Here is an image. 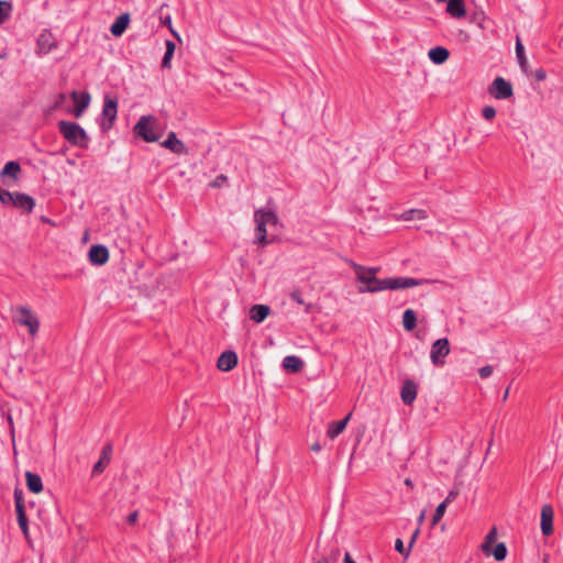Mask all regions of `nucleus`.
I'll list each match as a JSON object with an SVG mask.
<instances>
[{"mask_svg":"<svg viewBox=\"0 0 563 563\" xmlns=\"http://www.w3.org/2000/svg\"><path fill=\"white\" fill-rule=\"evenodd\" d=\"M58 130L64 139L71 145L81 148L88 147L89 136L78 123L70 121H59Z\"/></svg>","mask_w":563,"mask_h":563,"instance_id":"nucleus-1","label":"nucleus"},{"mask_svg":"<svg viewBox=\"0 0 563 563\" xmlns=\"http://www.w3.org/2000/svg\"><path fill=\"white\" fill-rule=\"evenodd\" d=\"M12 320L21 327H26L32 338L36 336L40 329V320L29 307L19 306L15 309V314H13Z\"/></svg>","mask_w":563,"mask_h":563,"instance_id":"nucleus-2","label":"nucleus"},{"mask_svg":"<svg viewBox=\"0 0 563 563\" xmlns=\"http://www.w3.org/2000/svg\"><path fill=\"white\" fill-rule=\"evenodd\" d=\"M352 267L354 268V271L356 273L357 282L364 284V286H361L358 288V292L364 294V292H377V291L385 290V288H380L385 285V279H378V278H376V276L365 275L368 273L365 272V267L360 264L354 263L352 265Z\"/></svg>","mask_w":563,"mask_h":563,"instance_id":"nucleus-3","label":"nucleus"},{"mask_svg":"<svg viewBox=\"0 0 563 563\" xmlns=\"http://www.w3.org/2000/svg\"><path fill=\"white\" fill-rule=\"evenodd\" d=\"M256 222V241L261 244L267 243L266 225H276L278 218L273 211L257 210L254 214Z\"/></svg>","mask_w":563,"mask_h":563,"instance_id":"nucleus-4","label":"nucleus"},{"mask_svg":"<svg viewBox=\"0 0 563 563\" xmlns=\"http://www.w3.org/2000/svg\"><path fill=\"white\" fill-rule=\"evenodd\" d=\"M450 354V343L446 338L438 339L431 345L430 360L434 366H443L444 358Z\"/></svg>","mask_w":563,"mask_h":563,"instance_id":"nucleus-5","label":"nucleus"},{"mask_svg":"<svg viewBox=\"0 0 563 563\" xmlns=\"http://www.w3.org/2000/svg\"><path fill=\"white\" fill-rule=\"evenodd\" d=\"M488 93L498 100L508 99L514 95L512 86L503 77H496L488 87Z\"/></svg>","mask_w":563,"mask_h":563,"instance_id":"nucleus-6","label":"nucleus"},{"mask_svg":"<svg viewBox=\"0 0 563 563\" xmlns=\"http://www.w3.org/2000/svg\"><path fill=\"white\" fill-rule=\"evenodd\" d=\"M428 283L426 279H416L412 277H389L385 278V285L382 288L397 290L412 288Z\"/></svg>","mask_w":563,"mask_h":563,"instance_id":"nucleus-7","label":"nucleus"},{"mask_svg":"<svg viewBox=\"0 0 563 563\" xmlns=\"http://www.w3.org/2000/svg\"><path fill=\"white\" fill-rule=\"evenodd\" d=\"M151 121H155V119L151 115L141 117L137 123L134 125V133L142 137L145 142H155L158 140V135L155 134L151 126Z\"/></svg>","mask_w":563,"mask_h":563,"instance_id":"nucleus-8","label":"nucleus"},{"mask_svg":"<svg viewBox=\"0 0 563 563\" xmlns=\"http://www.w3.org/2000/svg\"><path fill=\"white\" fill-rule=\"evenodd\" d=\"M118 114V101L109 96L104 97L102 117L109 121L108 124L103 121L101 128L108 130L112 126Z\"/></svg>","mask_w":563,"mask_h":563,"instance_id":"nucleus-9","label":"nucleus"},{"mask_svg":"<svg viewBox=\"0 0 563 563\" xmlns=\"http://www.w3.org/2000/svg\"><path fill=\"white\" fill-rule=\"evenodd\" d=\"M11 206L31 213L35 207V200L26 194L14 191Z\"/></svg>","mask_w":563,"mask_h":563,"instance_id":"nucleus-10","label":"nucleus"},{"mask_svg":"<svg viewBox=\"0 0 563 563\" xmlns=\"http://www.w3.org/2000/svg\"><path fill=\"white\" fill-rule=\"evenodd\" d=\"M70 97L75 103V110L74 114L76 118H79L82 115L84 111L88 108L90 103V95L88 92H78L73 91L70 93Z\"/></svg>","mask_w":563,"mask_h":563,"instance_id":"nucleus-11","label":"nucleus"},{"mask_svg":"<svg viewBox=\"0 0 563 563\" xmlns=\"http://www.w3.org/2000/svg\"><path fill=\"white\" fill-rule=\"evenodd\" d=\"M553 508L548 504L543 505L541 508V531L544 536H550L553 532Z\"/></svg>","mask_w":563,"mask_h":563,"instance_id":"nucleus-12","label":"nucleus"},{"mask_svg":"<svg viewBox=\"0 0 563 563\" xmlns=\"http://www.w3.org/2000/svg\"><path fill=\"white\" fill-rule=\"evenodd\" d=\"M88 257L93 265H103L109 260V251L106 246L96 244L90 247Z\"/></svg>","mask_w":563,"mask_h":563,"instance_id":"nucleus-13","label":"nucleus"},{"mask_svg":"<svg viewBox=\"0 0 563 563\" xmlns=\"http://www.w3.org/2000/svg\"><path fill=\"white\" fill-rule=\"evenodd\" d=\"M417 391H418L417 384L411 379H407L402 384L401 391H400V397H401L402 402L407 406L412 405L417 398Z\"/></svg>","mask_w":563,"mask_h":563,"instance_id":"nucleus-14","label":"nucleus"},{"mask_svg":"<svg viewBox=\"0 0 563 563\" xmlns=\"http://www.w3.org/2000/svg\"><path fill=\"white\" fill-rule=\"evenodd\" d=\"M162 146L172 151L175 154H187V147L183 141L177 139L175 132H169L167 139L162 143Z\"/></svg>","mask_w":563,"mask_h":563,"instance_id":"nucleus-15","label":"nucleus"},{"mask_svg":"<svg viewBox=\"0 0 563 563\" xmlns=\"http://www.w3.org/2000/svg\"><path fill=\"white\" fill-rule=\"evenodd\" d=\"M238 364V355L233 351L223 352L219 358L217 366L220 371L229 372L233 369Z\"/></svg>","mask_w":563,"mask_h":563,"instance_id":"nucleus-16","label":"nucleus"},{"mask_svg":"<svg viewBox=\"0 0 563 563\" xmlns=\"http://www.w3.org/2000/svg\"><path fill=\"white\" fill-rule=\"evenodd\" d=\"M20 174V164L15 161H10L4 165V167L0 172V179L3 181V184H8L5 178H12V180L15 183L19 179Z\"/></svg>","mask_w":563,"mask_h":563,"instance_id":"nucleus-17","label":"nucleus"},{"mask_svg":"<svg viewBox=\"0 0 563 563\" xmlns=\"http://www.w3.org/2000/svg\"><path fill=\"white\" fill-rule=\"evenodd\" d=\"M111 452H112L111 444H107L106 446H103L98 462L92 467V475L101 474L104 471V468L107 467V465L110 462Z\"/></svg>","mask_w":563,"mask_h":563,"instance_id":"nucleus-18","label":"nucleus"},{"mask_svg":"<svg viewBox=\"0 0 563 563\" xmlns=\"http://www.w3.org/2000/svg\"><path fill=\"white\" fill-rule=\"evenodd\" d=\"M129 23H130L129 13H122L121 15H119L115 19L114 23L111 25V27H110L111 34L114 36H121L125 32Z\"/></svg>","mask_w":563,"mask_h":563,"instance_id":"nucleus-19","label":"nucleus"},{"mask_svg":"<svg viewBox=\"0 0 563 563\" xmlns=\"http://www.w3.org/2000/svg\"><path fill=\"white\" fill-rule=\"evenodd\" d=\"M271 313V308L266 305H254L250 309V318L256 323L263 322Z\"/></svg>","mask_w":563,"mask_h":563,"instance_id":"nucleus-20","label":"nucleus"},{"mask_svg":"<svg viewBox=\"0 0 563 563\" xmlns=\"http://www.w3.org/2000/svg\"><path fill=\"white\" fill-rule=\"evenodd\" d=\"M430 60L437 65H441L449 59L450 53L443 46H435L428 53Z\"/></svg>","mask_w":563,"mask_h":563,"instance_id":"nucleus-21","label":"nucleus"},{"mask_svg":"<svg viewBox=\"0 0 563 563\" xmlns=\"http://www.w3.org/2000/svg\"><path fill=\"white\" fill-rule=\"evenodd\" d=\"M283 367L289 373H298L303 367V362L296 355H288L283 360Z\"/></svg>","mask_w":563,"mask_h":563,"instance_id":"nucleus-22","label":"nucleus"},{"mask_svg":"<svg viewBox=\"0 0 563 563\" xmlns=\"http://www.w3.org/2000/svg\"><path fill=\"white\" fill-rule=\"evenodd\" d=\"M446 11L451 16L460 19L465 16L466 10L464 5V0H449Z\"/></svg>","mask_w":563,"mask_h":563,"instance_id":"nucleus-23","label":"nucleus"},{"mask_svg":"<svg viewBox=\"0 0 563 563\" xmlns=\"http://www.w3.org/2000/svg\"><path fill=\"white\" fill-rule=\"evenodd\" d=\"M25 478H26V486L30 492H32L34 494H38L43 490V482H42V478L40 475L27 471L25 473Z\"/></svg>","mask_w":563,"mask_h":563,"instance_id":"nucleus-24","label":"nucleus"},{"mask_svg":"<svg viewBox=\"0 0 563 563\" xmlns=\"http://www.w3.org/2000/svg\"><path fill=\"white\" fill-rule=\"evenodd\" d=\"M351 417V413H349L345 418L339 421H332L329 424L327 434L330 439L336 438L340 433H342L347 424V421Z\"/></svg>","mask_w":563,"mask_h":563,"instance_id":"nucleus-25","label":"nucleus"},{"mask_svg":"<svg viewBox=\"0 0 563 563\" xmlns=\"http://www.w3.org/2000/svg\"><path fill=\"white\" fill-rule=\"evenodd\" d=\"M516 56H517L518 63H519L522 71L528 74L529 65H528V60L526 57L525 47H523L519 36H517V41H516Z\"/></svg>","mask_w":563,"mask_h":563,"instance_id":"nucleus-26","label":"nucleus"},{"mask_svg":"<svg viewBox=\"0 0 563 563\" xmlns=\"http://www.w3.org/2000/svg\"><path fill=\"white\" fill-rule=\"evenodd\" d=\"M37 45L41 53H48L55 46L52 34L42 33L37 40Z\"/></svg>","mask_w":563,"mask_h":563,"instance_id":"nucleus-27","label":"nucleus"},{"mask_svg":"<svg viewBox=\"0 0 563 563\" xmlns=\"http://www.w3.org/2000/svg\"><path fill=\"white\" fill-rule=\"evenodd\" d=\"M417 318L412 309H407L402 313V325L406 331H412L416 328Z\"/></svg>","mask_w":563,"mask_h":563,"instance_id":"nucleus-28","label":"nucleus"},{"mask_svg":"<svg viewBox=\"0 0 563 563\" xmlns=\"http://www.w3.org/2000/svg\"><path fill=\"white\" fill-rule=\"evenodd\" d=\"M176 45L173 41L167 40L166 41V51L162 60V67L163 68H169L170 67V60L173 58V55L175 53Z\"/></svg>","mask_w":563,"mask_h":563,"instance_id":"nucleus-29","label":"nucleus"},{"mask_svg":"<svg viewBox=\"0 0 563 563\" xmlns=\"http://www.w3.org/2000/svg\"><path fill=\"white\" fill-rule=\"evenodd\" d=\"M401 218L405 221H410V220H415V219L421 220V219L427 218V213L424 210H421V209H410V210L404 212Z\"/></svg>","mask_w":563,"mask_h":563,"instance_id":"nucleus-30","label":"nucleus"},{"mask_svg":"<svg viewBox=\"0 0 563 563\" xmlns=\"http://www.w3.org/2000/svg\"><path fill=\"white\" fill-rule=\"evenodd\" d=\"M12 4L9 1H0V24L10 18Z\"/></svg>","mask_w":563,"mask_h":563,"instance_id":"nucleus-31","label":"nucleus"},{"mask_svg":"<svg viewBox=\"0 0 563 563\" xmlns=\"http://www.w3.org/2000/svg\"><path fill=\"white\" fill-rule=\"evenodd\" d=\"M18 523L24 537L29 539V525L25 511L16 512Z\"/></svg>","mask_w":563,"mask_h":563,"instance_id":"nucleus-32","label":"nucleus"},{"mask_svg":"<svg viewBox=\"0 0 563 563\" xmlns=\"http://www.w3.org/2000/svg\"><path fill=\"white\" fill-rule=\"evenodd\" d=\"M14 504L16 512L25 511L23 492L20 488L14 489Z\"/></svg>","mask_w":563,"mask_h":563,"instance_id":"nucleus-33","label":"nucleus"},{"mask_svg":"<svg viewBox=\"0 0 563 563\" xmlns=\"http://www.w3.org/2000/svg\"><path fill=\"white\" fill-rule=\"evenodd\" d=\"M446 507H448V505L445 503H443V501L438 505V507L435 508V511H434V514L432 516V519H431V525L432 526H435L442 519V517L444 516Z\"/></svg>","mask_w":563,"mask_h":563,"instance_id":"nucleus-34","label":"nucleus"},{"mask_svg":"<svg viewBox=\"0 0 563 563\" xmlns=\"http://www.w3.org/2000/svg\"><path fill=\"white\" fill-rule=\"evenodd\" d=\"M493 555H494L495 560H497V561L504 560L507 555V548H506L505 543H503V542L498 543L493 551Z\"/></svg>","mask_w":563,"mask_h":563,"instance_id":"nucleus-35","label":"nucleus"},{"mask_svg":"<svg viewBox=\"0 0 563 563\" xmlns=\"http://www.w3.org/2000/svg\"><path fill=\"white\" fill-rule=\"evenodd\" d=\"M496 528H493L485 537L484 543L482 545L484 552H487L490 545L494 543L496 539Z\"/></svg>","mask_w":563,"mask_h":563,"instance_id":"nucleus-36","label":"nucleus"},{"mask_svg":"<svg viewBox=\"0 0 563 563\" xmlns=\"http://www.w3.org/2000/svg\"><path fill=\"white\" fill-rule=\"evenodd\" d=\"M482 115L485 120H493L496 117V109L493 106H485Z\"/></svg>","mask_w":563,"mask_h":563,"instance_id":"nucleus-37","label":"nucleus"},{"mask_svg":"<svg viewBox=\"0 0 563 563\" xmlns=\"http://www.w3.org/2000/svg\"><path fill=\"white\" fill-rule=\"evenodd\" d=\"M395 550L402 554L405 558H408L411 549H405L402 540L398 538L395 541Z\"/></svg>","mask_w":563,"mask_h":563,"instance_id":"nucleus-38","label":"nucleus"},{"mask_svg":"<svg viewBox=\"0 0 563 563\" xmlns=\"http://www.w3.org/2000/svg\"><path fill=\"white\" fill-rule=\"evenodd\" d=\"M13 201V192L5 190L0 197V202L4 206H11Z\"/></svg>","mask_w":563,"mask_h":563,"instance_id":"nucleus-39","label":"nucleus"},{"mask_svg":"<svg viewBox=\"0 0 563 563\" xmlns=\"http://www.w3.org/2000/svg\"><path fill=\"white\" fill-rule=\"evenodd\" d=\"M290 297L294 301H296L297 303L299 305H306L303 298H302V295L300 292V290L298 289H295L290 292Z\"/></svg>","mask_w":563,"mask_h":563,"instance_id":"nucleus-40","label":"nucleus"},{"mask_svg":"<svg viewBox=\"0 0 563 563\" xmlns=\"http://www.w3.org/2000/svg\"><path fill=\"white\" fill-rule=\"evenodd\" d=\"M478 373L482 378H487L493 374V366H490V365L483 366L479 368Z\"/></svg>","mask_w":563,"mask_h":563,"instance_id":"nucleus-41","label":"nucleus"},{"mask_svg":"<svg viewBox=\"0 0 563 563\" xmlns=\"http://www.w3.org/2000/svg\"><path fill=\"white\" fill-rule=\"evenodd\" d=\"M534 77L538 81H542L547 78V73L543 68H538L536 71H534Z\"/></svg>","mask_w":563,"mask_h":563,"instance_id":"nucleus-42","label":"nucleus"},{"mask_svg":"<svg viewBox=\"0 0 563 563\" xmlns=\"http://www.w3.org/2000/svg\"><path fill=\"white\" fill-rule=\"evenodd\" d=\"M137 517H139V511L135 510L133 512H131L128 517H126V521L130 523V525H134L137 520Z\"/></svg>","mask_w":563,"mask_h":563,"instance_id":"nucleus-43","label":"nucleus"},{"mask_svg":"<svg viewBox=\"0 0 563 563\" xmlns=\"http://www.w3.org/2000/svg\"><path fill=\"white\" fill-rule=\"evenodd\" d=\"M457 496V492L456 490H451L448 495V497L443 500V503H445L446 505H449L451 501H453Z\"/></svg>","mask_w":563,"mask_h":563,"instance_id":"nucleus-44","label":"nucleus"},{"mask_svg":"<svg viewBox=\"0 0 563 563\" xmlns=\"http://www.w3.org/2000/svg\"><path fill=\"white\" fill-rule=\"evenodd\" d=\"M419 533H420V529H419V528H417V529L415 530V532L412 533L411 538H410V541H409V544H408V545H409V549H411V548H412V545H413V543L416 542V540H417V538H418Z\"/></svg>","mask_w":563,"mask_h":563,"instance_id":"nucleus-45","label":"nucleus"},{"mask_svg":"<svg viewBox=\"0 0 563 563\" xmlns=\"http://www.w3.org/2000/svg\"><path fill=\"white\" fill-rule=\"evenodd\" d=\"M227 180V176L224 175H220L216 178V180L212 183V186L213 187H219L221 185V183Z\"/></svg>","mask_w":563,"mask_h":563,"instance_id":"nucleus-46","label":"nucleus"},{"mask_svg":"<svg viewBox=\"0 0 563 563\" xmlns=\"http://www.w3.org/2000/svg\"><path fill=\"white\" fill-rule=\"evenodd\" d=\"M365 272H367V275L376 276V274L379 272L378 267H365Z\"/></svg>","mask_w":563,"mask_h":563,"instance_id":"nucleus-47","label":"nucleus"},{"mask_svg":"<svg viewBox=\"0 0 563 563\" xmlns=\"http://www.w3.org/2000/svg\"><path fill=\"white\" fill-rule=\"evenodd\" d=\"M311 450L314 452L321 451V444L319 442H316L311 445Z\"/></svg>","mask_w":563,"mask_h":563,"instance_id":"nucleus-48","label":"nucleus"},{"mask_svg":"<svg viewBox=\"0 0 563 563\" xmlns=\"http://www.w3.org/2000/svg\"><path fill=\"white\" fill-rule=\"evenodd\" d=\"M344 563H356L350 555V553H345Z\"/></svg>","mask_w":563,"mask_h":563,"instance_id":"nucleus-49","label":"nucleus"},{"mask_svg":"<svg viewBox=\"0 0 563 563\" xmlns=\"http://www.w3.org/2000/svg\"><path fill=\"white\" fill-rule=\"evenodd\" d=\"M339 554H340V552H339V550H338V549H335V550H332V551H331V558H332L333 560H336V559H338V556H339Z\"/></svg>","mask_w":563,"mask_h":563,"instance_id":"nucleus-50","label":"nucleus"},{"mask_svg":"<svg viewBox=\"0 0 563 563\" xmlns=\"http://www.w3.org/2000/svg\"><path fill=\"white\" fill-rule=\"evenodd\" d=\"M316 563H330V559L327 556H322L319 560H317Z\"/></svg>","mask_w":563,"mask_h":563,"instance_id":"nucleus-51","label":"nucleus"},{"mask_svg":"<svg viewBox=\"0 0 563 563\" xmlns=\"http://www.w3.org/2000/svg\"><path fill=\"white\" fill-rule=\"evenodd\" d=\"M426 511L423 510L418 517V523L421 525L424 520Z\"/></svg>","mask_w":563,"mask_h":563,"instance_id":"nucleus-52","label":"nucleus"},{"mask_svg":"<svg viewBox=\"0 0 563 563\" xmlns=\"http://www.w3.org/2000/svg\"><path fill=\"white\" fill-rule=\"evenodd\" d=\"M306 307V312H310L312 309V303H306L303 305Z\"/></svg>","mask_w":563,"mask_h":563,"instance_id":"nucleus-53","label":"nucleus"},{"mask_svg":"<svg viewBox=\"0 0 563 563\" xmlns=\"http://www.w3.org/2000/svg\"><path fill=\"white\" fill-rule=\"evenodd\" d=\"M508 393H509V389L507 388V389H506V391H505V394H504V397H503V399H504V400H506V399H507V397H508Z\"/></svg>","mask_w":563,"mask_h":563,"instance_id":"nucleus-54","label":"nucleus"},{"mask_svg":"<svg viewBox=\"0 0 563 563\" xmlns=\"http://www.w3.org/2000/svg\"><path fill=\"white\" fill-rule=\"evenodd\" d=\"M407 485H411V481L410 479H406L405 482Z\"/></svg>","mask_w":563,"mask_h":563,"instance_id":"nucleus-55","label":"nucleus"}]
</instances>
